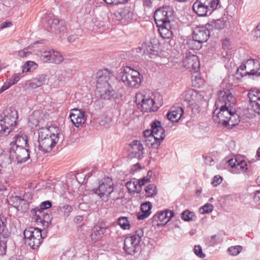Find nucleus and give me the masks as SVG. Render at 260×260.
<instances>
[{
  "label": "nucleus",
  "instance_id": "obj_1",
  "mask_svg": "<svg viewBox=\"0 0 260 260\" xmlns=\"http://www.w3.org/2000/svg\"><path fill=\"white\" fill-rule=\"evenodd\" d=\"M235 99L230 90L225 89L218 92V99L215 103L216 109L213 119L218 124L234 126L240 121L239 115L233 108Z\"/></svg>",
  "mask_w": 260,
  "mask_h": 260
},
{
  "label": "nucleus",
  "instance_id": "obj_2",
  "mask_svg": "<svg viewBox=\"0 0 260 260\" xmlns=\"http://www.w3.org/2000/svg\"><path fill=\"white\" fill-rule=\"evenodd\" d=\"M121 81L127 86L132 88H138L141 83L139 72L130 67H126L120 74Z\"/></svg>",
  "mask_w": 260,
  "mask_h": 260
},
{
  "label": "nucleus",
  "instance_id": "obj_3",
  "mask_svg": "<svg viewBox=\"0 0 260 260\" xmlns=\"http://www.w3.org/2000/svg\"><path fill=\"white\" fill-rule=\"evenodd\" d=\"M143 231L141 229L136 230L133 234H129L124 239L123 249L128 254H134L137 252V248L143 236Z\"/></svg>",
  "mask_w": 260,
  "mask_h": 260
},
{
  "label": "nucleus",
  "instance_id": "obj_4",
  "mask_svg": "<svg viewBox=\"0 0 260 260\" xmlns=\"http://www.w3.org/2000/svg\"><path fill=\"white\" fill-rule=\"evenodd\" d=\"M98 188H94L92 191L100 199L105 202L108 201L111 193L114 191V183L110 177L102 179L99 181Z\"/></svg>",
  "mask_w": 260,
  "mask_h": 260
},
{
  "label": "nucleus",
  "instance_id": "obj_5",
  "mask_svg": "<svg viewBox=\"0 0 260 260\" xmlns=\"http://www.w3.org/2000/svg\"><path fill=\"white\" fill-rule=\"evenodd\" d=\"M241 77L248 75L260 76V63L256 59H249L243 62L237 70Z\"/></svg>",
  "mask_w": 260,
  "mask_h": 260
},
{
  "label": "nucleus",
  "instance_id": "obj_6",
  "mask_svg": "<svg viewBox=\"0 0 260 260\" xmlns=\"http://www.w3.org/2000/svg\"><path fill=\"white\" fill-rule=\"evenodd\" d=\"M25 243L32 249L38 247L41 243L42 236L41 230L39 228L29 227L23 232Z\"/></svg>",
  "mask_w": 260,
  "mask_h": 260
},
{
  "label": "nucleus",
  "instance_id": "obj_7",
  "mask_svg": "<svg viewBox=\"0 0 260 260\" xmlns=\"http://www.w3.org/2000/svg\"><path fill=\"white\" fill-rule=\"evenodd\" d=\"M173 15V8L169 6H166L157 9L155 11L154 18L156 25H169Z\"/></svg>",
  "mask_w": 260,
  "mask_h": 260
},
{
  "label": "nucleus",
  "instance_id": "obj_8",
  "mask_svg": "<svg viewBox=\"0 0 260 260\" xmlns=\"http://www.w3.org/2000/svg\"><path fill=\"white\" fill-rule=\"evenodd\" d=\"M41 59L45 62L59 64L63 60L62 55L54 49L44 50L40 51Z\"/></svg>",
  "mask_w": 260,
  "mask_h": 260
},
{
  "label": "nucleus",
  "instance_id": "obj_9",
  "mask_svg": "<svg viewBox=\"0 0 260 260\" xmlns=\"http://www.w3.org/2000/svg\"><path fill=\"white\" fill-rule=\"evenodd\" d=\"M6 219L0 216V255L6 254L7 242L10 236V232L6 226Z\"/></svg>",
  "mask_w": 260,
  "mask_h": 260
},
{
  "label": "nucleus",
  "instance_id": "obj_10",
  "mask_svg": "<svg viewBox=\"0 0 260 260\" xmlns=\"http://www.w3.org/2000/svg\"><path fill=\"white\" fill-rule=\"evenodd\" d=\"M12 160L17 163L26 161L29 158V151L28 148L10 147Z\"/></svg>",
  "mask_w": 260,
  "mask_h": 260
},
{
  "label": "nucleus",
  "instance_id": "obj_11",
  "mask_svg": "<svg viewBox=\"0 0 260 260\" xmlns=\"http://www.w3.org/2000/svg\"><path fill=\"white\" fill-rule=\"evenodd\" d=\"M47 29L49 31L59 34L65 31L66 27L63 20H58L51 16L47 20Z\"/></svg>",
  "mask_w": 260,
  "mask_h": 260
},
{
  "label": "nucleus",
  "instance_id": "obj_12",
  "mask_svg": "<svg viewBox=\"0 0 260 260\" xmlns=\"http://www.w3.org/2000/svg\"><path fill=\"white\" fill-rule=\"evenodd\" d=\"M113 74L108 69L99 71L97 73L96 88H101L104 86H108L114 84L112 81Z\"/></svg>",
  "mask_w": 260,
  "mask_h": 260
},
{
  "label": "nucleus",
  "instance_id": "obj_13",
  "mask_svg": "<svg viewBox=\"0 0 260 260\" xmlns=\"http://www.w3.org/2000/svg\"><path fill=\"white\" fill-rule=\"evenodd\" d=\"M151 126L152 128V132L153 133V135L154 136L155 140H156L154 144V148H157L165 137V130L161 126L160 122L158 120L153 121L151 124Z\"/></svg>",
  "mask_w": 260,
  "mask_h": 260
},
{
  "label": "nucleus",
  "instance_id": "obj_14",
  "mask_svg": "<svg viewBox=\"0 0 260 260\" xmlns=\"http://www.w3.org/2000/svg\"><path fill=\"white\" fill-rule=\"evenodd\" d=\"M53 138L38 140V148L43 153H48L52 151L59 140V136H53Z\"/></svg>",
  "mask_w": 260,
  "mask_h": 260
},
{
  "label": "nucleus",
  "instance_id": "obj_15",
  "mask_svg": "<svg viewBox=\"0 0 260 260\" xmlns=\"http://www.w3.org/2000/svg\"><path fill=\"white\" fill-rule=\"evenodd\" d=\"M69 118L76 127H79L86 121L85 112L82 110L75 108L71 110Z\"/></svg>",
  "mask_w": 260,
  "mask_h": 260
},
{
  "label": "nucleus",
  "instance_id": "obj_16",
  "mask_svg": "<svg viewBox=\"0 0 260 260\" xmlns=\"http://www.w3.org/2000/svg\"><path fill=\"white\" fill-rule=\"evenodd\" d=\"M248 96L251 104L252 110L260 115V92L257 89H251Z\"/></svg>",
  "mask_w": 260,
  "mask_h": 260
},
{
  "label": "nucleus",
  "instance_id": "obj_17",
  "mask_svg": "<svg viewBox=\"0 0 260 260\" xmlns=\"http://www.w3.org/2000/svg\"><path fill=\"white\" fill-rule=\"evenodd\" d=\"M57 132L58 129L53 126L42 127L39 129L38 140L53 138V136H59V134Z\"/></svg>",
  "mask_w": 260,
  "mask_h": 260
},
{
  "label": "nucleus",
  "instance_id": "obj_18",
  "mask_svg": "<svg viewBox=\"0 0 260 260\" xmlns=\"http://www.w3.org/2000/svg\"><path fill=\"white\" fill-rule=\"evenodd\" d=\"M174 216V212L172 211H163L158 212L154 215L152 218V222L154 223V222H157L160 221L162 224H167Z\"/></svg>",
  "mask_w": 260,
  "mask_h": 260
},
{
  "label": "nucleus",
  "instance_id": "obj_19",
  "mask_svg": "<svg viewBox=\"0 0 260 260\" xmlns=\"http://www.w3.org/2000/svg\"><path fill=\"white\" fill-rule=\"evenodd\" d=\"M31 214L33 215L34 221L36 223H42L43 226H47L50 221L49 215L45 214L43 211L32 209Z\"/></svg>",
  "mask_w": 260,
  "mask_h": 260
},
{
  "label": "nucleus",
  "instance_id": "obj_20",
  "mask_svg": "<svg viewBox=\"0 0 260 260\" xmlns=\"http://www.w3.org/2000/svg\"><path fill=\"white\" fill-rule=\"evenodd\" d=\"M3 113L4 117L2 120L9 122L11 125L15 127L16 120L18 118L17 111L14 108L10 107L7 108Z\"/></svg>",
  "mask_w": 260,
  "mask_h": 260
},
{
  "label": "nucleus",
  "instance_id": "obj_21",
  "mask_svg": "<svg viewBox=\"0 0 260 260\" xmlns=\"http://www.w3.org/2000/svg\"><path fill=\"white\" fill-rule=\"evenodd\" d=\"M13 139L14 140L10 143V147H28L27 137L25 134L19 133L15 136Z\"/></svg>",
  "mask_w": 260,
  "mask_h": 260
},
{
  "label": "nucleus",
  "instance_id": "obj_22",
  "mask_svg": "<svg viewBox=\"0 0 260 260\" xmlns=\"http://www.w3.org/2000/svg\"><path fill=\"white\" fill-rule=\"evenodd\" d=\"M98 89L99 90L101 99L104 100H110L116 92V90L114 88V84Z\"/></svg>",
  "mask_w": 260,
  "mask_h": 260
},
{
  "label": "nucleus",
  "instance_id": "obj_23",
  "mask_svg": "<svg viewBox=\"0 0 260 260\" xmlns=\"http://www.w3.org/2000/svg\"><path fill=\"white\" fill-rule=\"evenodd\" d=\"M131 146L133 156L139 159H142L143 157L144 147L141 142L138 140L133 141Z\"/></svg>",
  "mask_w": 260,
  "mask_h": 260
},
{
  "label": "nucleus",
  "instance_id": "obj_24",
  "mask_svg": "<svg viewBox=\"0 0 260 260\" xmlns=\"http://www.w3.org/2000/svg\"><path fill=\"white\" fill-rule=\"evenodd\" d=\"M154 104L155 102L153 99L149 98H145V97L144 96V98L141 100V110L144 112H151L155 111L157 110V109L154 107Z\"/></svg>",
  "mask_w": 260,
  "mask_h": 260
},
{
  "label": "nucleus",
  "instance_id": "obj_25",
  "mask_svg": "<svg viewBox=\"0 0 260 260\" xmlns=\"http://www.w3.org/2000/svg\"><path fill=\"white\" fill-rule=\"evenodd\" d=\"M209 37V31L206 27L196 26V42H206Z\"/></svg>",
  "mask_w": 260,
  "mask_h": 260
},
{
  "label": "nucleus",
  "instance_id": "obj_26",
  "mask_svg": "<svg viewBox=\"0 0 260 260\" xmlns=\"http://www.w3.org/2000/svg\"><path fill=\"white\" fill-rule=\"evenodd\" d=\"M137 50V52H139L142 55H149L150 58H152V55L155 54L153 46L151 43H143Z\"/></svg>",
  "mask_w": 260,
  "mask_h": 260
},
{
  "label": "nucleus",
  "instance_id": "obj_27",
  "mask_svg": "<svg viewBox=\"0 0 260 260\" xmlns=\"http://www.w3.org/2000/svg\"><path fill=\"white\" fill-rule=\"evenodd\" d=\"M152 205L150 202L143 203L141 206L142 213L137 214V218L139 220H143L148 217L151 213Z\"/></svg>",
  "mask_w": 260,
  "mask_h": 260
},
{
  "label": "nucleus",
  "instance_id": "obj_28",
  "mask_svg": "<svg viewBox=\"0 0 260 260\" xmlns=\"http://www.w3.org/2000/svg\"><path fill=\"white\" fill-rule=\"evenodd\" d=\"M47 75L45 74L38 75L29 81V86L32 88H36L45 84Z\"/></svg>",
  "mask_w": 260,
  "mask_h": 260
},
{
  "label": "nucleus",
  "instance_id": "obj_29",
  "mask_svg": "<svg viewBox=\"0 0 260 260\" xmlns=\"http://www.w3.org/2000/svg\"><path fill=\"white\" fill-rule=\"evenodd\" d=\"M194 90L193 89H189L186 90L184 93V105L190 107L192 110L193 108L192 106H193L194 103Z\"/></svg>",
  "mask_w": 260,
  "mask_h": 260
},
{
  "label": "nucleus",
  "instance_id": "obj_30",
  "mask_svg": "<svg viewBox=\"0 0 260 260\" xmlns=\"http://www.w3.org/2000/svg\"><path fill=\"white\" fill-rule=\"evenodd\" d=\"M194 51H187L185 58L183 62V67L188 69H193L195 63L194 61Z\"/></svg>",
  "mask_w": 260,
  "mask_h": 260
},
{
  "label": "nucleus",
  "instance_id": "obj_31",
  "mask_svg": "<svg viewBox=\"0 0 260 260\" xmlns=\"http://www.w3.org/2000/svg\"><path fill=\"white\" fill-rule=\"evenodd\" d=\"M183 111L182 108L178 107L176 110H172L167 114V118L172 122H177L180 118Z\"/></svg>",
  "mask_w": 260,
  "mask_h": 260
},
{
  "label": "nucleus",
  "instance_id": "obj_32",
  "mask_svg": "<svg viewBox=\"0 0 260 260\" xmlns=\"http://www.w3.org/2000/svg\"><path fill=\"white\" fill-rule=\"evenodd\" d=\"M208 96L207 94H204L203 91L197 92L196 91V99H197L199 106L198 109L201 111L202 109L205 108L207 105V98Z\"/></svg>",
  "mask_w": 260,
  "mask_h": 260
},
{
  "label": "nucleus",
  "instance_id": "obj_33",
  "mask_svg": "<svg viewBox=\"0 0 260 260\" xmlns=\"http://www.w3.org/2000/svg\"><path fill=\"white\" fill-rule=\"evenodd\" d=\"M159 27L158 31L160 36L164 39H169L172 36V32L170 30V23L169 25H157Z\"/></svg>",
  "mask_w": 260,
  "mask_h": 260
},
{
  "label": "nucleus",
  "instance_id": "obj_34",
  "mask_svg": "<svg viewBox=\"0 0 260 260\" xmlns=\"http://www.w3.org/2000/svg\"><path fill=\"white\" fill-rule=\"evenodd\" d=\"M152 128L150 130H146L144 132V137L142 141L145 142L148 146H151L154 148V144L156 142L154 136L153 135Z\"/></svg>",
  "mask_w": 260,
  "mask_h": 260
},
{
  "label": "nucleus",
  "instance_id": "obj_35",
  "mask_svg": "<svg viewBox=\"0 0 260 260\" xmlns=\"http://www.w3.org/2000/svg\"><path fill=\"white\" fill-rule=\"evenodd\" d=\"M15 128L9 122L0 120V136L8 135Z\"/></svg>",
  "mask_w": 260,
  "mask_h": 260
},
{
  "label": "nucleus",
  "instance_id": "obj_36",
  "mask_svg": "<svg viewBox=\"0 0 260 260\" xmlns=\"http://www.w3.org/2000/svg\"><path fill=\"white\" fill-rule=\"evenodd\" d=\"M12 156H11V149L9 151H4L0 154V165L6 166L11 163Z\"/></svg>",
  "mask_w": 260,
  "mask_h": 260
},
{
  "label": "nucleus",
  "instance_id": "obj_37",
  "mask_svg": "<svg viewBox=\"0 0 260 260\" xmlns=\"http://www.w3.org/2000/svg\"><path fill=\"white\" fill-rule=\"evenodd\" d=\"M106 229L100 226L95 227L91 234V238L93 242H95L101 239L106 232Z\"/></svg>",
  "mask_w": 260,
  "mask_h": 260
},
{
  "label": "nucleus",
  "instance_id": "obj_38",
  "mask_svg": "<svg viewBox=\"0 0 260 260\" xmlns=\"http://www.w3.org/2000/svg\"><path fill=\"white\" fill-rule=\"evenodd\" d=\"M212 22V26L216 29H221L226 27L228 25V22L223 18L214 20Z\"/></svg>",
  "mask_w": 260,
  "mask_h": 260
},
{
  "label": "nucleus",
  "instance_id": "obj_39",
  "mask_svg": "<svg viewBox=\"0 0 260 260\" xmlns=\"http://www.w3.org/2000/svg\"><path fill=\"white\" fill-rule=\"evenodd\" d=\"M196 3H200L208 8L213 9H216L217 7L219 1L218 0H197Z\"/></svg>",
  "mask_w": 260,
  "mask_h": 260
},
{
  "label": "nucleus",
  "instance_id": "obj_40",
  "mask_svg": "<svg viewBox=\"0 0 260 260\" xmlns=\"http://www.w3.org/2000/svg\"><path fill=\"white\" fill-rule=\"evenodd\" d=\"M7 201L9 205L16 208L18 207L21 202H24V203L26 202L24 199H21L17 196L10 197Z\"/></svg>",
  "mask_w": 260,
  "mask_h": 260
},
{
  "label": "nucleus",
  "instance_id": "obj_41",
  "mask_svg": "<svg viewBox=\"0 0 260 260\" xmlns=\"http://www.w3.org/2000/svg\"><path fill=\"white\" fill-rule=\"evenodd\" d=\"M38 68V64L32 61H26L22 67V72H32Z\"/></svg>",
  "mask_w": 260,
  "mask_h": 260
},
{
  "label": "nucleus",
  "instance_id": "obj_42",
  "mask_svg": "<svg viewBox=\"0 0 260 260\" xmlns=\"http://www.w3.org/2000/svg\"><path fill=\"white\" fill-rule=\"evenodd\" d=\"M117 223L123 230H128L130 228L129 222L126 217H120L118 219Z\"/></svg>",
  "mask_w": 260,
  "mask_h": 260
},
{
  "label": "nucleus",
  "instance_id": "obj_43",
  "mask_svg": "<svg viewBox=\"0 0 260 260\" xmlns=\"http://www.w3.org/2000/svg\"><path fill=\"white\" fill-rule=\"evenodd\" d=\"M209 9H210L207 7H206L203 5H201V4L199 3L197 11H196V14L199 16H205L207 15Z\"/></svg>",
  "mask_w": 260,
  "mask_h": 260
},
{
  "label": "nucleus",
  "instance_id": "obj_44",
  "mask_svg": "<svg viewBox=\"0 0 260 260\" xmlns=\"http://www.w3.org/2000/svg\"><path fill=\"white\" fill-rule=\"evenodd\" d=\"M145 190L148 196L152 197L157 193L156 186L154 184H149L145 187Z\"/></svg>",
  "mask_w": 260,
  "mask_h": 260
},
{
  "label": "nucleus",
  "instance_id": "obj_45",
  "mask_svg": "<svg viewBox=\"0 0 260 260\" xmlns=\"http://www.w3.org/2000/svg\"><path fill=\"white\" fill-rule=\"evenodd\" d=\"M195 34V31H192V39L190 38L187 40V48H189L187 51H190V52H192L193 51L195 52L194 47H195V40L194 39L193 35Z\"/></svg>",
  "mask_w": 260,
  "mask_h": 260
},
{
  "label": "nucleus",
  "instance_id": "obj_46",
  "mask_svg": "<svg viewBox=\"0 0 260 260\" xmlns=\"http://www.w3.org/2000/svg\"><path fill=\"white\" fill-rule=\"evenodd\" d=\"M242 250V247L239 245L232 246L228 248L229 253L232 255H238Z\"/></svg>",
  "mask_w": 260,
  "mask_h": 260
},
{
  "label": "nucleus",
  "instance_id": "obj_47",
  "mask_svg": "<svg viewBox=\"0 0 260 260\" xmlns=\"http://www.w3.org/2000/svg\"><path fill=\"white\" fill-rule=\"evenodd\" d=\"M58 211L64 213V215L68 216L72 211V207L69 205H65L57 208Z\"/></svg>",
  "mask_w": 260,
  "mask_h": 260
},
{
  "label": "nucleus",
  "instance_id": "obj_48",
  "mask_svg": "<svg viewBox=\"0 0 260 260\" xmlns=\"http://www.w3.org/2000/svg\"><path fill=\"white\" fill-rule=\"evenodd\" d=\"M213 206L212 204H206L199 209V212L201 214L209 213L212 211Z\"/></svg>",
  "mask_w": 260,
  "mask_h": 260
},
{
  "label": "nucleus",
  "instance_id": "obj_49",
  "mask_svg": "<svg viewBox=\"0 0 260 260\" xmlns=\"http://www.w3.org/2000/svg\"><path fill=\"white\" fill-rule=\"evenodd\" d=\"M40 114L39 111H35L32 115H30L29 117V121L32 124L37 126L39 124V120L38 118H35Z\"/></svg>",
  "mask_w": 260,
  "mask_h": 260
},
{
  "label": "nucleus",
  "instance_id": "obj_50",
  "mask_svg": "<svg viewBox=\"0 0 260 260\" xmlns=\"http://www.w3.org/2000/svg\"><path fill=\"white\" fill-rule=\"evenodd\" d=\"M193 213L189 212L188 210L184 211L182 213V218L185 221H189L192 219Z\"/></svg>",
  "mask_w": 260,
  "mask_h": 260
},
{
  "label": "nucleus",
  "instance_id": "obj_51",
  "mask_svg": "<svg viewBox=\"0 0 260 260\" xmlns=\"http://www.w3.org/2000/svg\"><path fill=\"white\" fill-rule=\"evenodd\" d=\"M51 205H52L50 201H45L41 204L40 209L36 208L35 209L40 210L41 211H44V210L50 208L51 207Z\"/></svg>",
  "mask_w": 260,
  "mask_h": 260
},
{
  "label": "nucleus",
  "instance_id": "obj_52",
  "mask_svg": "<svg viewBox=\"0 0 260 260\" xmlns=\"http://www.w3.org/2000/svg\"><path fill=\"white\" fill-rule=\"evenodd\" d=\"M132 183L134 184L136 192L139 193L141 191L142 186H140V181L139 180L134 179L132 180Z\"/></svg>",
  "mask_w": 260,
  "mask_h": 260
},
{
  "label": "nucleus",
  "instance_id": "obj_53",
  "mask_svg": "<svg viewBox=\"0 0 260 260\" xmlns=\"http://www.w3.org/2000/svg\"><path fill=\"white\" fill-rule=\"evenodd\" d=\"M222 181V178L219 175H216L214 177L212 184L214 186H217L220 184Z\"/></svg>",
  "mask_w": 260,
  "mask_h": 260
},
{
  "label": "nucleus",
  "instance_id": "obj_54",
  "mask_svg": "<svg viewBox=\"0 0 260 260\" xmlns=\"http://www.w3.org/2000/svg\"><path fill=\"white\" fill-rule=\"evenodd\" d=\"M28 50V48H25L24 49L19 51L18 52V56L21 58L26 57L28 54L31 53V52H29Z\"/></svg>",
  "mask_w": 260,
  "mask_h": 260
},
{
  "label": "nucleus",
  "instance_id": "obj_55",
  "mask_svg": "<svg viewBox=\"0 0 260 260\" xmlns=\"http://www.w3.org/2000/svg\"><path fill=\"white\" fill-rule=\"evenodd\" d=\"M125 186L130 192H136V190L135 189L134 184L132 183V180L126 182Z\"/></svg>",
  "mask_w": 260,
  "mask_h": 260
},
{
  "label": "nucleus",
  "instance_id": "obj_56",
  "mask_svg": "<svg viewBox=\"0 0 260 260\" xmlns=\"http://www.w3.org/2000/svg\"><path fill=\"white\" fill-rule=\"evenodd\" d=\"M196 255L200 258H204L205 254L202 252V249L200 245H196Z\"/></svg>",
  "mask_w": 260,
  "mask_h": 260
},
{
  "label": "nucleus",
  "instance_id": "obj_57",
  "mask_svg": "<svg viewBox=\"0 0 260 260\" xmlns=\"http://www.w3.org/2000/svg\"><path fill=\"white\" fill-rule=\"evenodd\" d=\"M205 84V81L201 77H198V76L196 75V87L199 88L202 87Z\"/></svg>",
  "mask_w": 260,
  "mask_h": 260
},
{
  "label": "nucleus",
  "instance_id": "obj_58",
  "mask_svg": "<svg viewBox=\"0 0 260 260\" xmlns=\"http://www.w3.org/2000/svg\"><path fill=\"white\" fill-rule=\"evenodd\" d=\"M226 162L228 164L229 166H231L232 168H237V163L238 162L236 159L231 158L227 160Z\"/></svg>",
  "mask_w": 260,
  "mask_h": 260
},
{
  "label": "nucleus",
  "instance_id": "obj_59",
  "mask_svg": "<svg viewBox=\"0 0 260 260\" xmlns=\"http://www.w3.org/2000/svg\"><path fill=\"white\" fill-rule=\"evenodd\" d=\"M20 74H15L13 76L12 78L9 79V80L11 81V83L13 85L16 84L19 81L20 79Z\"/></svg>",
  "mask_w": 260,
  "mask_h": 260
},
{
  "label": "nucleus",
  "instance_id": "obj_60",
  "mask_svg": "<svg viewBox=\"0 0 260 260\" xmlns=\"http://www.w3.org/2000/svg\"><path fill=\"white\" fill-rule=\"evenodd\" d=\"M247 165L244 161H241L240 162H238L237 163V167L238 169H240L241 170H247Z\"/></svg>",
  "mask_w": 260,
  "mask_h": 260
},
{
  "label": "nucleus",
  "instance_id": "obj_61",
  "mask_svg": "<svg viewBox=\"0 0 260 260\" xmlns=\"http://www.w3.org/2000/svg\"><path fill=\"white\" fill-rule=\"evenodd\" d=\"M7 189L6 183L0 181V195H3Z\"/></svg>",
  "mask_w": 260,
  "mask_h": 260
},
{
  "label": "nucleus",
  "instance_id": "obj_62",
  "mask_svg": "<svg viewBox=\"0 0 260 260\" xmlns=\"http://www.w3.org/2000/svg\"><path fill=\"white\" fill-rule=\"evenodd\" d=\"M254 201L256 204H260V190H257L255 193Z\"/></svg>",
  "mask_w": 260,
  "mask_h": 260
},
{
  "label": "nucleus",
  "instance_id": "obj_63",
  "mask_svg": "<svg viewBox=\"0 0 260 260\" xmlns=\"http://www.w3.org/2000/svg\"><path fill=\"white\" fill-rule=\"evenodd\" d=\"M12 85H13V84L11 83V81L9 79L4 84L2 87L5 90H6L7 89H9Z\"/></svg>",
  "mask_w": 260,
  "mask_h": 260
},
{
  "label": "nucleus",
  "instance_id": "obj_64",
  "mask_svg": "<svg viewBox=\"0 0 260 260\" xmlns=\"http://www.w3.org/2000/svg\"><path fill=\"white\" fill-rule=\"evenodd\" d=\"M205 162L206 164L211 166L212 165V162H213V159L210 156H205L204 157Z\"/></svg>",
  "mask_w": 260,
  "mask_h": 260
}]
</instances>
